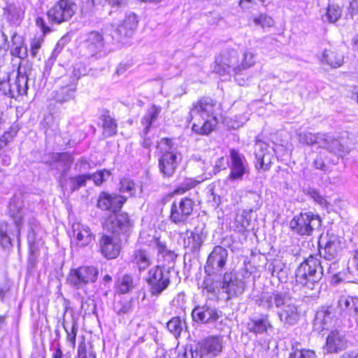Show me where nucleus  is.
<instances>
[{
  "mask_svg": "<svg viewBox=\"0 0 358 358\" xmlns=\"http://www.w3.org/2000/svg\"><path fill=\"white\" fill-rule=\"evenodd\" d=\"M134 223L128 214L113 213L105 222V227L112 232L111 235H103L99 245L102 255L107 259L116 258L121 250V239L119 235H128L133 229Z\"/></svg>",
  "mask_w": 358,
  "mask_h": 358,
  "instance_id": "f257e3e1",
  "label": "nucleus"
},
{
  "mask_svg": "<svg viewBox=\"0 0 358 358\" xmlns=\"http://www.w3.org/2000/svg\"><path fill=\"white\" fill-rule=\"evenodd\" d=\"M257 304L266 310H271L273 307L278 308L279 319L284 324H295L300 318L296 300L284 292L264 293L257 300Z\"/></svg>",
  "mask_w": 358,
  "mask_h": 358,
  "instance_id": "f03ea898",
  "label": "nucleus"
},
{
  "mask_svg": "<svg viewBox=\"0 0 358 358\" xmlns=\"http://www.w3.org/2000/svg\"><path fill=\"white\" fill-rule=\"evenodd\" d=\"M220 106L210 98H203L194 103L189 113V120L193 121L192 131L208 135L217 124V111Z\"/></svg>",
  "mask_w": 358,
  "mask_h": 358,
  "instance_id": "7ed1b4c3",
  "label": "nucleus"
},
{
  "mask_svg": "<svg viewBox=\"0 0 358 358\" xmlns=\"http://www.w3.org/2000/svg\"><path fill=\"white\" fill-rule=\"evenodd\" d=\"M323 268L320 259L310 256L297 268L295 273L296 282L313 290L322 278Z\"/></svg>",
  "mask_w": 358,
  "mask_h": 358,
  "instance_id": "20e7f679",
  "label": "nucleus"
},
{
  "mask_svg": "<svg viewBox=\"0 0 358 358\" xmlns=\"http://www.w3.org/2000/svg\"><path fill=\"white\" fill-rule=\"evenodd\" d=\"M27 82V71L20 65L12 83L10 82L9 73L0 70V91L8 97L17 99L20 96L26 94L28 90Z\"/></svg>",
  "mask_w": 358,
  "mask_h": 358,
  "instance_id": "39448f33",
  "label": "nucleus"
},
{
  "mask_svg": "<svg viewBox=\"0 0 358 358\" xmlns=\"http://www.w3.org/2000/svg\"><path fill=\"white\" fill-rule=\"evenodd\" d=\"M240 61V55L236 50L233 49L223 50L215 60V71L220 75H229L234 73L238 84L244 85L245 83L240 81L238 78Z\"/></svg>",
  "mask_w": 358,
  "mask_h": 358,
  "instance_id": "423d86ee",
  "label": "nucleus"
},
{
  "mask_svg": "<svg viewBox=\"0 0 358 358\" xmlns=\"http://www.w3.org/2000/svg\"><path fill=\"white\" fill-rule=\"evenodd\" d=\"M322 220L319 215L313 213H301L290 222L292 229L301 236H310L313 231L321 226Z\"/></svg>",
  "mask_w": 358,
  "mask_h": 358,
  "instance_id": "0eeeda50",
  "label": "nucleus"
},
{
  "mask_svg": "<svg viewBox=\"0 0 358 358\" xmlns=\"http://www.w3.org/2000/svg\"><path fill=\"white\" fill-rule=\"evenodd\" d=\"M78 10L73 0H59L47 13L48 20L57 24L67 22L72 18Z\"/></svg>",
  "mask_w": 358,
  "mask_h": 358,
  "instance_id": "6e6552de",
  "label": "nucleus"
},
{
  "mask_svg": "<svg viewBox=\"0 0 358 358\" xmlns=\"http://www.w3.org/2000/svg\"><path fill=\"white\" fill-rule=\"evenodd\" d=\"M230 173L228 178L230 180H242L244 176L250 172L249 164L243 153L236 149H230L228 159Z\"/></svg>",
  "mask_w": 358,
  "mask_h": 358,
  "instance_id": "1a4fd4ad",
  "label": "nucleus"
},
{
  "mask_svg": "<svg viewBox=\"0 0 358 358\" xmlns=\"http://www.w3.org/2000/svg\"><path fill=\"white\" fill-rule=\"evenodd\" d=\"M98 275L99 271L94 266H80L70 271L67 281L74 288L81 289L96 282Z\"/></svg>",
  "mask_w": 358,
  "mask_h": 358,
  "instance_id": "9d476101",
  "label": "nucleus"
},
{
  "mask_svg": "<svg viewBox=\"0 0 358 358\" xmlns=\"http://www.w3.org/2000/svg\"><path fill=\"white\" fill-rule=\"evenodd\" d=\"M145 280L152 296H158L170 285L169 273L165 272L159 266L150 269Z\"/></svg>",
  "mask_w": 358,
  "mask_h": 358,
  "instance_id": "9b49d317",
  "label": "nucleus"
},
{
  "mask_svg": "<svg viewBox=\"0 0 358 358\" xmlns=\"http://www.w3.org/2000/svg\"><path fill=\"white\" fill-rule=\"evenodd\" d=\"M138 23L136 15L133 13L126 15L120 24L111 26L113 30L110 34V42H120L124 38L131 37L137 28Z\"/></svg>",
  "mask_w": 358,
  "mask_h": 358,
  "instance_id": "f8f14e48",
  "label": "nucleus"
},
{
  "mask_svg": "<svg viewBox=\"0 0 358 358\" xmlns=\"http://www.w3.org/2000/svg\"><path fill=\"white\" fill-rule=\"evenodd\" d=\"M349 341L344 331L332 330L326 338L323 351L324 354H337L346 350Z\"/></svg>",
  "mask_w": 358,
  "mask_h": 358,
  "instance_id": "ddd939ff",
  "label": "nucleus"
},
{
  "mask_svg": "<svg viewBox=\"0 0 358 358\" xmlns=\"http://www.w3.org/2000/svg\"><path fill=\"white\" fill-rule=\"evenodd\" d=\"M336 320V311L332 306H323L316 312L313 327L321 332L331 327Z\"/></svg>",
  "mask_w": 358,
  "mask_h": 358,
  "instance_id": "4468645a",
  "label": "nucleus"
},
{
  "mask_svg": "<svg viewBox=\"0 0 358 358\" xmlns=\"http://www.w3.org/2000/svg\"><path fill=\"white\" fill-rule=\"evenodd\" d=\"M227 257L228 252L225 248L221 246L215 247L208 257L205 272L211 275L221 271L226 264Z\"/></svg>",
  "mask_w": 358,
  "mask_h": 358,
  "instance_id": "2eb2a0df",
  "label": "nucleus"
},
{
  "mask_svg": "<svg viewBox=\"0 0 358 358\" xmlns=\"http://www.w3.org/2000/svg\"><path fill=\"white\" fill-rule=\"evenodd\" d=\"M345 247L344 238L333 233H328L324 247L320 250V256L325 259L333 260Z\"/></svg>",
  "mask_w": 358,
  "mask_h": 358,
  "instance_id": "dca6fc26",
  "label": "nucleus"
},
{
  "mask_svg": "<svg viewBox=\"0 0 358 358\" xmlns=\"http://www.w3.org/2000/svg\"><path fill=\"white\" fill-rule=\"evenodd\" d=\"M193 206L194 202L188 198L173 202L171 209V220L176 224L184 222L192 214Z\"/></svg>",
  "mask_w": 358,
  "mask_h": 358,
  "instance_id": "f3484780",
  "label": "nucleus"
},
{
  "mask_svg": "<svg viewBox=\"0 0 358 358\" xmlns=\"http://www.w3.org/2000/svg\"><path fill=\"white\" fill-rule=\"evenodd\" d=\"M181 160L180 154L166 150L159 159V169L164 178H171L173 176L176 168Z\"/></svg>",
  "mask_w": 358,
  "mask_h": 358,
  "instance_id": "a211bd4d",
  "label": "nucleus"
},
{
  "mask_svg": "<svg viewBox=\"0 0 358 358\" xmlns=\"http://www.w3.org/2000/svg\"><path fill=\"white\" fill-rule=\"evenodd\" d=\"M223 349V338L221 336H210L199 343L200 357L213 358L217 356Z\"/></svg>",
  "mask_w": 358,
  "mask_h": 358,
  "instance_id": "6ab92c4d",
  "label": "nucleus"
},
{
  "mask_svg": "<svg viewBox=\"0 0 358 358\" xmlns=\"http://www.w3.org/2000/svg\"><path fill=\"white\" fill-rule=\"evenodd\" d=\"M105 38L100 33L92 31L89 33L83 43L85 49V55L87 57H93L101 53L103 49Z\"/></svg>",
  "mask_w": 358,
  "mask_h": 358,
  "instance_id": "aec40b11",
  "label": "nucleus"
},
{
  "mask_svg": "<svg viewBox=\"0 0 358 358\" xmlns=\"http://www.w3.org/2000/svg\"><path fill=\"white\" fill-rule=\"evenodd\" d=\"M192 317L196 322L208 324L216 322L220 314L216 308L205 304L196 306L192 311Z\"/></svg>",
  "mask_w": 358,
  "mask_h": 358,
  "instance_id": "412c9836",
  "label": "nucleus"
},
{
  "mask_svg": "<svg viewBox=\"0 0 358 358\" xmlns=\"http://www.w3.org/2000/svg\"><path fill=\"white\" fill-rule=\"evenodd\" d=\"M72 242L76 244L78 246L85 247L94 239V235L87 225L78 222L74 223L72 226Z\"/></svg>",
  "mask_w": 358,
  "mask_h": 358,
  "instance_id": "4be33fe9",
  "label": "nucleus"
},
{
  "mask_svg": "<svg viewBox=\"0 0 358 358\" xmlns=\"http://www.w3.org/2000/svg\"><path fill=\"white\" fill-rule=\"evenodd\" d=\"M206 235L203 234V229L198 227L193 231H187L183 236L184 248L188 249L190 252L198 251L202 245Z\"/></svg>",
  "mask_w": 358,
  "mask_h": 358,
  "instance_id": "5701e85b",
  "label": "nucleus"
},
{
  "mask_svg": "<svg viewBox=\"0 0 358 358\" xmlns=\"http://www.w3.org/2000/svg\"><path fill=\"white\" fill-rule=\"evenodd\" d=\"M221 287L228 294V298H231L243 292L245 283L242 280L238 279L232 273H226Z\"/></svg>",
  "mask_w": 358,
  "mask_h": 358,
  "instance_id": "b1692460",
  "label": "nucleus"
},
{
  "mask_svg": "<svg viewBox=\"0 0 358 358\" xmlns=\"http://www.w3.org/2000/svg\"><path fill=\"white\" fill-rule=\"evenodd\" d=\"M125 201L126 198L121 195L103 192L99 197L97 206L102 210H110L115 212L122 208Z\"/></svg>",
  "mask_w": 358,
  "mask_h": 358,
  "instance_id": "393cba45",
  "label": "nucleus"
},
{
  "mask_svg": "<svg viewBox=\"0 0 358 358\" xmlns=\"http://www.w3.org/2000/svg\"><path fill=\"white\" fill-rule=\"evenodd\" d=\"M255 155L257 169L266 171L271 163V155L268 153V145L263 141H257L255 145Z\"/></svg>",
  "mask_w": 358,
  "mask_h": 358,
  "instance_id": "a878e982",
  "label": "nucleus"
},
{
  "mask_svg": "<svg viewBox=\"0 0 358 358\" xmlns=\"http://www.w3.org/2000/svg\"><path fill=\"white\" fill-rule=\"evenodd\" d=\"M130 262L140 273L148 268L153 262L150 252L143 248L134 250L131 256Z\"/></svg>",
  "mask_w": 358,
  "mask_h": 358,
  "instance_id": "bb28decb",
  "label": "nucleus"
},
{
  "mask_svg": "<svg viewBox=\"0 0 358 358\" xmlns=\"http://www.w3.org/2000/svg\"><path fill=\"white\" fill-rule=\"evenodd\" d=\"M161 112V108L157 107L155 105L152 106L148 108L146 114L142 118L141 123L145 126L143 129V134L145 135L144 140L143 142V146L145 148H149L152 144V140L150 138L145 137L152 124L157 119L159 114Z\"/></svg>",
  "mask_w": 358,
  "mask_h": 358,
  "instance_id": "cd10ccee",
  "label": "nucleus"
},
{
  "mask_svg": "<svg viewBox=\"0 0 358 358\" xmlns=\"http://www.w3.org/2000/svg\"><path fill=\"white\" fill-rule=\"evenodd\" d=\"M249 331L255 334H264L273 328L268 315H262L259 317L250 318L247 323Z\"/></svg>",
  "mask_w": 358,
  "mask_h": 358,
  "instance_id": "c85d7f7f",
  "label": "nucleus"
},
{
  "mask_svg": "<svg viewBox=\"0 0 358 358\" xmlns=\"http://www.w3.org/2000/svg\"><path fill=\"white\" fill-rule=\"evenodd\" d=\"M338 306L341 311L355 317L358 314V297L342 296L338 301Z\"/></svg>",
  "mask_w": 358,
  "mask_h": 358,
  "instance_id": "c756f323",
  "label": "nucleus"
},
{
  "mask_svg": "<svg viewBox=\"0 0 358 358\" xmlns=\"http://www.w3.org/2000/svg\"><path fill=\"white\" fill-rule=\"evenodd\" d=\"M343 56L333 49L324 50L321 61L334 68L340 67L343 63Z\"/></svg>",
  "mask_w": 358,
  "mask_h": 358,
  "instance_id": "7c9ffc66",
  "label": "nucleus"
},
{
  "mask_svg": "<svg viewBox=\"0 0 358 358\" xmlns=\"http://www.w3.org/2000/svg\"><path fill=\"white\" fill-rule=\"evenodd\" d=\"M320 147L324 148L329 152L339 155L345 152L344 146L339 140L331 136H327L326 135L323 136Z\"/></svg>",
  "mask_w": 358,
  "mask_h": 358,
  "instance_id": "2f4dec72",
  "label": "nucleus"
},
{
  "mask_svg": "<svg viewBox=\"0 0 358 358\" xmlns=\"http://www.w3.org/2000/svg\"><path fill=\"white\" fill-rule=\"evenodd\" d=\"M252 210H243L236 215L234 227L235 230L243 233L250 225Z\"/></svg>",
  "mask_w": 358,
  "mask_h": 358,
  "instance_id": "473e14b6",
  "label": "nucleus"
},
{
  "mask_svg": "<svg viewBox=\"0 0 358 358\" xmlns=\"http://www.w3.org/2000/svg\"><path fill=\"white\" fill-rule=\"evenodd\" d=\"M10 216L12 217L17 230V236L20 235L21 224L24 217L27 215V210L24 208H17L15 204V200H13L9 206Z\"/></svg>",
  "mask_w": 358,
  "mask_h": 358,
  "instance_id": "72a5a7b5",
  "label": "nucleus"
},
{
  "mask_svg": "<svg viewBox=\"0 0 358 358\" xmlns=\"http://www.w3.org/2000/svg\"><path fill=\"white\" fill-rule=\"evenodd\" d=\"M150 248L156 249L159 255L162 257H170L172 258L174 253L167 249L166 243L162 241L159 238L152 236L150 239L145 242Z\"/></svg>",
  "mask_w": 358,
  "mask_h": 358,
  "instance_id": "f704fd0d",
  "label": "nucleus"
},
{
  "mask_svg": "<svg viewBox=\"0 0 358 358\" xmlns=\"http://www.w3.org/2000/svg\"><path fill=\"white\" fill-rule=\"evenodd\" d=\"M75 92V86H64L55 92L54 99L59 103L66 102L74 98Z\"/></svg>",
  "mask_w": 358,
  "mask_h": 358,
  "instance_id": "c9c22d12",
  "label": "nucleus"
},
{
  "mask_svg": "<svg viewBox=\"0 0 358 358\" xmlns=\"http://www.w3.org/2000/svg\"><path fill=\"white\" fill-rule=\"evenodd\" d=\"M103 122V134L105 137H110L117 133V124L115 120L108 114H103L101 117Z\"/></svg>",
  "mask_w": 358,
  "mask_h": 358,
  "instance_id": "e433bc0d",
  "label": "nucleus"
},
{
  "mask_svg": "<svg viewBox=\"0 0 358 358\" xmlns=\"http://www.w3.org/2000/svg\"><path fill=\"white\" fill-rule=\"evenodd\" d=\"M299 141L301 143L313 145L314 143H318L320 145L323 139L324 134H312L308 131H303L298 134Z\"/></svg>",
  "mask_w": 358,
  "mask_h": 358,
  "instance_id": "4c0bfd02",
  "label": "nucleus"
},
{
  "mask_svg": "<svg viewBox=\"0 0 358 358\" xmlns=\"http://www.w3.org/2000/svg\"><path fill=\"white\" fill-rule=\"evenodd\" d=\"M255 55L250 50H246L240 55L241 61L239 62V73L250 67L255 64Z\"/></svg>",
  "mask_w": 358,
  "mask_h": 358,
  "instance_id": "58836bf2",
  "label": "nucleus"
},
{
  "mask_svg": "<svg viewBox=\"0 0 358 358\" xmlns=\"http://www.w3.org/2000/svg\"><path fill=\"white\" fill-rule=\"evenodd\" d=\"M255 55L250 50H246L240 55L241 61L239 62V73L250 67L255 64Z\"/></svg>",
  "mask_w": 358,
  "mask_h": 358,
  "instance_id": "ea45409f",
  "label": "nucleus"
},
{
  "mask_svg": "<svg viewBox=\"0 0 358 358\" xmlns=\"http://www.w3.org/2000/svg\"><path fill=\"white\" fill-rule=\"evenodd\" d=\"M7 18L9 21L16 23L20 21L24 15V10L20 6L10 4L6 8Z\"/></svg>",
  "mask_w": 358,
  "mask_h": 358,
  "instance_id": "a19ab883",
  "label": "nucleus"
},
{
  "mask_svg": "<svg viewBox=\"0 0 358 358\" xmlns=\"http://www.w3.org/2000/svg\"><path fill=\"white\" fill-rule=\"evenodd\" d=\"M117 290L120 294H127L134 288L133 278L129 275H124L117 282Z\"/></svg>",
  "mask_w": 358,
  "mask_h": 358,
  "instance_id": "79ce46f5",
  "label": "nucleus"
},
{
  "mask_svg": "<svg viewBox=\"0 0 358 358\" xmlns=\"http://www.w3.org/2000/svg\"><path fill=\"white\" fill-rule=\"evenodd\" d=\"M28 242L29 245L30 253L32 255H36L41 247L43 245L44 242L42 238L37 237L35 231H32L28 235Z\"/></svg>",
  "mask_w": 358,
  "mask_h": 358,
  "instance_id": "37998d69",
  "label": "nucleus"
},
{
  "mask_svg": "<svg viewBox=\"0 0 358 358\" xmlns=\"http://www.w3.org/2000/svg\"><path fill=\"white\" fill-rule=\"evenodd\" d=\"M327 17L329 22L334 23L337 22L342 15V10L341 7L336 4L329 5L327 9Z\"/></svg>",
  "mask_w": 358,
  "mask_h": 358,
  "instance_id": "c03bdc74",
  "label": "nucleus"
},
{
  "mask_svg": "<svg viewBox=\"0 0 358 358\" xmlns=\"http://www.w3.org/2000/svg\"><path fill=\"white\" fill-rule=\"evenodd\" d=\"M136 186L134 182L129 178H123L120 183V191L127 193L129 196L135 194Z\"/></svg>",
  "mask_w": 358,
  "mask_h": 358,
  "instance_id": "a18cd8bd",
  "label": "nucleus"
},
{
  "mask_svg": "<svg viewBox=\"0 0 358 358\" xmlns=\"http://www.w3.org/2000/svg\"><path fill=\"white\" fill-rule=\"evenodd\" d=\"M90 180V174L79 175L70 178L71 190L74 191L85 186L87 180Z\"/></svg>",
  "mask_w": 358,
  "mask_h": 358,
  "instance_id": "49530a36",
  "label": "nucleus"
},
{
  "mask_svg": "<svg viewBox=\"0 0 358 358\" xmlns=\"http://www.w3.org/2000/svg\"><path fill=\"white\" fill-rule=\"evenodd\" d=\"M253 22L256 26H260L262 28L271 27L275 24L274 20L266 14H261L258 17H255Z\"/></svg>",
  "mask_w": 358,
  "mask_h": 358,
  "instance_id": "de8ad7c7",
  "label": "nucleus"
},
{
  "mask_svg": "<svg viewBox=\"0 0 358 358\" xmlns=\"http://www.w3.org/2000/svg\"><path fill=\"white\" fill-rule=\"evenodd\" d=\"M307 195L310 196L312 199H313L317 203L320 204L323 207L327 208L329 206V203L327 202L326 198L323 196L319 191L315 189L310 188L307 190Z\"/></svg>",
  "mask_w": 358,
  "mask_h": 358,
  "instance_id": "09e8293b",
  "label": "nucleus"
},
{
  "mask_svg": "<svg viewBox=\"0 0 358 358\" xmlns=\"http://www.w3.org/2000/svg\"><path fill=\"white\" fill-rule=\"evenodd\" d=\"M285 265L280 260H275L271 267L269 266L268 269L271 272L272 275L278 277L280 280L282 278L285 272Z\"/></svg>",
  "mask_w": 358,
  "mask_h": 358,
  "instance_id": "8fccbe9b",
  "label": "nucleus"
},
{
  "mask_svg": "<svg viewBox=\"0 0 358 358\" xmlns=\"http://www.w3.org/2000/svg\"><path fill=\"white\" fill-rule=\"evenodd\" d=\"M52 158L57 162L63 163L67 169L70 167L73 160L72 156L67 152L54 153Z\"/></svg>",
  "mask_w": 358,
  "mask_h": 358,
  "instance_id": "3c124183",
  "label": "nucleus"
},
{
  "mask_svg": "<svg viewBox=\"0 0 358 358\" xmlns=\"http://www.w3.org/2000/svg\"><path fill=\"white\" fill-rule=\"evenodd\" d=\"M110 176V172L108 170L103 169L94 174H90V179H92L96 185H101L104 181L108 180Z\"/></svg>",
  "mask_w": 358,
  "mask_h": 358,
  "instance_id": "603ef678",
  "label": "nucleus"
},
{
  "mask_svg": "<svg viewBox=\"0 0 358 358\" xmlns=\"http://www.w3.org/2000/svg\"><path fill=\"white\" fill-rule=\"evenodd\" d=\"M132 304L131 301H117L114 306V310L117 315H124L131 311Z\"/></svg>",
  "mask_w": 358,
  "mask_h": 358,
  "instance_id": "864d4df0",
  "label": "nucleus"
},
{
  "mask_svg": "<svg viewBox=\"0 0 358 358\" xmlns=\"http://www.w3.org/2000/svg\"><path fill=\"white\" fill-rule=\"evenodd\" d=\"M167 329L174 335H180L182 330V323L179 317H173L167 323Z\"/></svg>",
  "mask_w": 358,
  "mask_h": 358,
  "instance_id": "5fc2aeb1",
  "label": "nucleus"
},
{
  "mask_svg": "<svg viewBox=\"0 0 358 358\" xmlns=\"http://www.w3.org/2000/svg\"><path fill=\"white\" fill-rule=\"evenodd\" d=\"M43 41L44 39L43 36H36L31 39L30 42V52L33 57H37Z\"/></svg>",
  "mask_w": 358,
  "mask_h": 358,
  "instance_id": "6e6d98bb",
  "label": "nucleus"
},
{
  "mask_svg": "<svg viewBox=\"0 0 358 358\" xmlns=\"http://www.w3.org/2000/svg\"><path fill=\"white\" fill-rule=\"evenodd\" d=\"M7 224L6 223L0 224V241L3 247L7 248L11 245V238L7 234Z\"/></svg>",
  "mask_w": 358,
  "mask_h": 358,
  "instance_id": "4d7b16f0",
  "label": "nucleus"
},
{
  "mask_svg": "<svg viewBox=\"0 0 358 358\" xmlns=\"http://www.w3.org/2000/svg\"><path fill=\"white\" fill-rule=\"evenodd\" d=\"M198 181L192 180V179H186L180 186H179L176 190L175 192L177 194H183L186 191L194 187L197 184Z\"/></svg>",
  "mask_w": 358,
  "mask_h": 358,
  "instance_id": "13d9d810",
  "label": "nucleus"
},
{
  "mask_svg": "<svg viewBox=\"0 0 358 358\" xmlns=\"http://www.w3.org/2000/svg\"><path fill=\"white\" fill-rule=\"evenodd\" d=\"M289 358H315V353L309 350H297L291 354Z\"/></svg>",
  "mask_w": 358,
  "mask_h": 358,
  "instance_id": "bf43d9fd",
  "label": "nucleus"
},
{
  "mask_svg": "<svg viewBox=\"0 0 358 358\" xmlns=\"http://www.w3.org/2000/svg\"><path fill=\"white\" fill-rule=\"evenodd\" d=\"M10 54L14 57H19L20 59H24L27 55V47L25 46V45H22L20 47H11Z\"/></svg>",
  "mask_w": 358,
  "mask_h": 358,
  "instance_id": "052dcab7",
  "label": "nucleus"
},
{
  "mask_svg": "<svg viewBox=\"0 0 358 358\" xmlns=\"http://www.w3.org/2000/svg\"><path fill=\"white\" fill-rule=\"evenodd\" d=\"M94 5L101 4L103 1L107 2L113 7H122L127 4V0H91Z\"/></svg>",
  "mask_w": 358,
  "mask_h": 358,
  "instance_id": "680f3d73",
  "label": "nucleus"
},
{
  "mask_svg": "<svg viewBox=\"0 0 358 358\" xmlns=\"http://www.w3.org/2000/svg\"><path fill=\"white\" fill-rule=\"evenodd\" d=\"M65 329L67 332V340L72 343L73 346H74L76 344V338L78 331L77 324H73L71 331H69L66 328Z\"/></svg>",
  "mask_w": 358,
  "mask_h": 358,
  "instance_id": "e2e57ef3",
  "label": "nucleus"
},
{
  "mask_svg": "<svg viewBox=\"0 0 358 358\" xmlns=\"http://www.w3.org/2000/svg\"><path fill=\"white\" fill-rule=\"evenodd\" d=\"M218 282H213L211 280H206L203 282V289H205L208 293H215L218 289Z\"/></svg>",
  "mask_w": 358,
  "mask_h": 358,
  "instance_id": "0e129e2a",
  "label": "nucleus"
},
{
  "mask_svg": "<svg viewBox=\"0 0 358 358\" xmlns=\"http://www.w3.org/2000/svg\"><path fill=\"white\" fill-rule=\"evenodd\" d=\"M17 134V130L15 128H10L9 131H6L1 136V141L7 144Z\"/></svg>",
  "mask_w": 358,
  "mask_h": 358,
  "instance_id": "69168bd1",
  "label": "nucleus"
},
{
  "mask_svg": "<svg viewBox=\"0 0 358 358\" xmlns=\"http://www.w3.org/2000/svg\"><path fill=\"white\" fill-rule=\"evenodd\" d=\"M17 134V130L15 128H10L9 131H6L1 136V141L7 144Z\"/></svg>",
  "mask_w": 358,
  "mask_h": 358,
  "instance_id": "338daca9",
  "label": "nucleus"
},
{
  "mask_svg": "<svg viewBox=\"0 0 358 358\" xmlns=\"http://www.w3.org/2000/svg\"><path fill=\"white\" fill-rule=\"evenodd\" d=\"M76 358H87V348L84 341L78 345Z\"/></svg>",
  "mask_w": 358,
  "mask_h": 358,
  "instance_id": "774afa93",
  "label": "nucleus"
}]
</instances>
